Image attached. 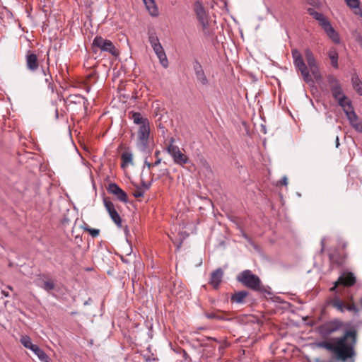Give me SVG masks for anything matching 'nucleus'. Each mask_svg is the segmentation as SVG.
<instances>
[{"label":"nucleus","instance_id":"c756f323","mask_svg":"<svg viewBox=\"0 0 362 362\" xmlns=\"http://www.w3.org/2000/svg\"><path fill=\"white\" fill-rule=\"evenodd\" d=\"M199 23L201 25L202 30L205 36H210L212 34V30L210 28L209 19L199 22Z\"/></svg>","mask_w":362,"mask_h":362},{"label":"nucleus","instance_id":"49530a36","mask_svg":"<svg viewBox=\"0 0 362 362\" xmlns=\"http://www.w3.org/2000/svg\"><path fill=\"white\" fill-rule=\"evenodd\" d=\"M339 140L338 136H336V147H339Z\"/></svg>","mask_w":362,"mask_h":362},{"label":"nucleus","instance_id":"9b49d317","mask_svg":"<svg viewBox=\"0 0 362 362\" xmlns=\"http://www.w3.org/2000/svg\"><path fill=\"white\" fill-rule=\"evenodd\" d=\"M104 205L113 222L118 226L122 227V218L117 213L114 204L109 199H104Z\"/></svg>","mask_w":362,"mask_h":362},{"label":"nucleus","instance_id":"0eeeda50","mask_svg":"<svg viewBox=\"0 0 362 362\" xmlns=\"http://www.w3.org/2000/svg\"><path fill=\"white\" fill-rule=\"evenodd\" d=\"M150 135L149 126H140L138 131V141L136 146L138 148L146 152L148 147V139Z\"/></svg>","mask_w":362,"mask_h":362},{"label":"nucleus","instance_id":"4c0bfd02","mask_svg":"<svg viewBox=\"0 0 362 362\" xmlns=\"http://www.w3.org/2000/svg\"><path fill=\"white\" fill-rule=\"evenodd\" d=\"M85 230L88 231L90 235L93 238L97 237L100 233V230L98 229L85 228Z\"/></svg>","mask_w":362,"mask_h":362},{"label":"nucleus","instance_id":"c85d7f7f","mask_svg":"<svg viewBox=\"0 0 362 362\" xmlns=\"http://www.w3.org/2000/svg\"><path fill=\"white\" fill-rule=\"evenodd\" d=\"M338 104L343 108L345 114L346 113V111L349 112L354 109V107L351 105V103L346 97L343 99H339L337 100Z\"/></svg>","mask_w":362,"mask_h":362},{"label":"nucleus","instance_id":"b1692460","mask_svg":"<svg viewBox=\"0 0 362 362\" xmlns=\"http://www.w3.org/2000/svg\"><path fill=\"white\" fill-rule=\"evenodd\" d=\"M308 12L315 20L319 21L320 25H322L324 22H325L328 20L322 13L315 11L312 8H308Z\"/></svg>","mask_w":362,"mask_h":362},{"label":"nucleus","instance_id":"ddd939ff","mask_svg":"<svg viewBox=\"0 0 362 362\" xmlns=\"http://www.w3.org/2000/svg\"><path fill=\"white\" fill-rule=\"evenodd\" d=\"M107 190L110 193L115 195L119 201L122 202H127V195L126 192L122 190L117 184H110Z\"/></svg>","mask_w":362,"mask_h":362},{"label":"nucleus","instance_id":"58836bf2","mask_svg":"<svg viewBox=\"0 0 362 362\" xmlns=\"http://www.w3.org/2000/svg\"><path fill=\"white\" fill-rule=\"evenodd\" d=\"M351 10L356 16L362 18V8H361L360 6H357L356 8H353Z\"/></svg>","mask_w":362,"mask_h":362},{"label":"nucleus","instance_id":"8fccbe9b","mask_svg":"<svg viewBox=\"0 0 362 362\" xmlns=\"http://www.w3.org/2000/svg\"><path fill=\"white\" fill-rule=\"evenodd\" d=\"M3 293H4L6 296H8V293H6L5 291H3Z\"/></svg>","mask_w":362,"mask_h":362},{"label":"nucleus","instance_id":"a211bd4d","mask_svg":"<svg viewBox=\"0 0 362 362\" xmlns=\"http://www.w3.org/2000/svg\"><path fill=\"white\" fill-rule=\"evenodd\" d=\"M194 10L199 22L209 19V16L200 1L194 3Z\"/></svg>","mask_w":362,"mask_h":362},{"label":"nucleus","instance_id":"cd10ccee","mask_svg":"<svg viewBox=\"0 0 362 362\" xmlns=\"http://www.w3.org/2000/svg\"><path fill=\"white\" fill-rule=\"evenodd\" d=\"M329 58L333 67L338 68V52L335 48H331L328 52Z\"/></svg>","mask_w":362,"mask_h":362},{"label":"nucleus","instance_id":"09e8293b","mask_svg":"<svg viewBox=\"0 0 362 362\" xmlns=\"http://www.w3.org/2000/svg\"><path fill=\"white\" fill-rule=\"evenodd\" d=\"M201 162H202V163L204 165H206V164H207V163H206V160H204V158H202V159H201Z\"/></svg>","mask_w":362,"mask_h":362},{"label":"nucleus","instance_id":"7ed1b4c3","mask_svg":"<svg viewBox=\"0 0 362 362\" xmlns=\"http://www.w3.org/2000/svg\"><path fill=\"white\" fill-rule=\"evenodd\" d=\"M92 49L95 53H96L99 49L101 52H107L113 57H118L119 54L118 49L115 46L112 41L98 35L93 40Z\"/></svg>","mask_w":362,"mask_h":362},{"label":"nucleus","instance_id":"f704fd0d","mask_svg":"<svg viewBox=\"0 0 362 362\" xmlns=\"http://www.w3.org/2000/svg\"><path fill=\"white\" fill-rule=\"evenodd\" d=\"M55 287V285L52 281L47 280L43 282V285L42 288H44L47 291H50L53 290Z\"/></svg>","mask_w":362,"mask_h":362},{"label":"nucleus","instance_id":"2f4dec72","mask_svg":"<svg viewBox=\"0 0 362 362\" xmlns=\"http://www.w3.org/2000/svg\"><path fill=\"white\" fill-rule=\"evenodd\" d=\"M121 158L122 160V167L123 168L127 165L133 163L132 154L130 152H124L121 156Z\"/></svg>","mask_w":362,"mask_h":362},{"label":"nucleus","instance_id":"412c9836","mask_svg":"<svg viewBox=\"0 0 362 362\" xmlns=\"http://www.w3.org/2000/svg\"><path fill=\"white\" fill-rule=\"evenodd\" d=\"M143 1L151 16H158V9L154 0H143Z\"/></svg>","mask_w":362,"mask_h":362},{"label":"nucleus","instance_id":"e433bc0d","mask_svg":"<svg viewBox=\"0 0 362 362\" xmlns=\"http://www.w3.org/2000/svg\"><path fill=\"white\" fill-rule=\"evenodd\" d=\"M346 5L351 9L356 8L357 6H360V0H344Z\"/></svg>","mask_w":362,"mask_h":362},{"label":"nucleus","instance_id":"6e6552de","mask_svg":"<svg viewBox=\"0 0 362 362\" xmlns=\"http://www.w3.org/2000/svg\"><path fill=\"white\" fill-rule=\"evenodd\" d=\"M25 60L28 71L31 73H36L38 71L40 66V61L38 56L33 51L28 50L26 52Z\"/></svg>","mask_w":362,"mask_h":362},{"label":"nucleus","instance_id":"20e7f679","mask_svg":"<svg viewBox=\"0 0 362 362\" xmlns=\"http://www.w3.org/2000/svg\"><path fill=\"white\" fill-rule=\"evenodd\" d=\"M237 280L246 287L258 291L261 290V281L250 270H244L237 277Z\"/></svg>","mask_w":362,"mask_h":362},{"label":"nucleus","instance_id":"423d86ee","mask_svg":"<svg viewBox=\"0 0 362 362\" xmlns=\"http://www.w3.org/2000/svg\"><path fill=\"white\" fill-rule=\"evenodd\" d=\"M173 139H171L170 144L167 147V151L172 156L175 163L183 166L189 162L187 156L182 153L177 146L174 145Z\"/></svg>","mask_w":362,"mask_h":362},{"label":"nucleus","instance_id":"1a4fd4ad","mask_svg":"<svg viewBox=\"0 0 362 362\" xmlns=\"http://www.w3.org/2000/svg\"><path fill=\"white\" fill-rule=\"evenodd\" d=\"M294 64L296 66V68L300 71L301 75L303 76L304 80L305 81H310V76L309 74V71L308 69V67L304 63L303 59L301 56V54L297 51L294 50L292 52Z\"/></svg>","mask_w":362,"mask_h":362},{"label":"nucleus","instance_id":"4468645a","mask_svg":"<svg viewBox=\"0 0 362 362\" xmlns=\"http://www.w3.org/2000/svg\"><path fill=\"white\" fill-rule=\"evenodd\" d=\"M346 115L351 124V125L358 132H362V123L359 117L356 115L354 109L347 112Z\"/></svg>","mask_w":362,"mask_h":362},{"label":"nucleus","instance_id":"c03bdc74","mask_svg":"<svg viewBox=\"0 0 362 362\" xmlns=\"http://www.w3.org/2000/svg\"><path fill=\"white\" fill-rule=\"evenodd\" d=\"M160 160H160V158H158L157 160H156V161L152 164V165H153V166H156V165H158V164H160Z\"/></svg>","mask_w":362,"mask_h":362},{"label":"nucleus","instance_id":"72a5a7b5","mask_svg":"<svg viewBox=\"0 0 362 362\" xmlns=\"http://www.w3.org/2000/svg\"><path fill=\"white\" fill-rule=\"evenodd\" d=\"M156 54L157 55L158 58L159 59V61H160L161 65L164 68H167L168 66V58H167V56L165 54L164 49H163V51L158 52Z\"/></svg>","mask_w":362,"mask_h":362},{"label":"nucleus","instance_id":"4be33fe9","mask_svg":"<svg viewBox=\"0 0 362 362\" xmlns=\"http://www.w3.org/2000/svg\"><path fill=\"white\" fill-rule=\"evenodd\" d=\"M87 100L81 95H70L66 99V103L70 104H85Z\"/></svg>","mask_w":362,"mask_h":362},{"label":"nucleus","instance_id":"f257e3e1","mask_svg":"<svg viewBox=\"0 0 362 362\" xmlns=\"http://www.w3.org/2000/svg\"><path fill=\"white\" fill-rule=\"evenodd\" d=\"M356 343L357 332L355 329H351L346 330L341 337L317 342L316 346L331 353L332 357L328 362H354Z\"/></svg>","mask_w":362,"mask_h":362},{"label":"nucleus","instance_id":"f3484780","mask_svg":"<svg viewBox=\"0 0 362 362\" xmlns=\"http://www.w3.org/2000/svg\"><path fill=\"white\" fill-rule=\"evenodd\" d=\"M223 276V271L218 268L211 274L209 284L215 288H218Z\"/></svg>","mask_w":362,"mask_h":362},{"label":"nucleus","instance_id":"3c124183","mask_svg":"<svg viewBox=\"0 0 362 362\" xmlns=\"http://www.w3.org/2000/svg\"><path fill=\"white\" fill-rule=\"evenodd\" d=\"M159 153L158 151L156 152V155L157 156Z\"/></svg>","mask_w":362,"mask_h":362},{"label":"nucleus","instance_id":"5701e85b","mask_svg":"<svg viewBox=\"0 0 362 362\" xmlns=\"http://www.w3.org/2000/svg\"><path fill=\"white\" fill-rule=\"evenodd\" d=\"M248 293L245 291H241L232 295L230 300L232 303H243Z\"/></svg>","mask_w":362,"mask_h":362},{"label":"nucleus","instance_id":"393cba45","mask_svg":"<svg viewBox=\"0 0 362 362\" xmlns=\"http://www.w3.org/2000/svg\"><path fill=\"white\" fill-rule=\"evenodd\" d=\"M42 73L46 76L45 77V83L47 84V87L51 90L52 92H54V86H53V79L52 76L49 74V66L47 69H42Z\"/></svg>","mask_w":362,"mask_h":362},{"label":"nucleus","instance_id":"f8f14e48","mask_svg":"<svg viewBox=\"0 0 362 362\" xmlns=\"http://www.w3.org/2000/svg\"><path fill=\"white\" fill-rule=\"evenodd\" d=\"M305 55L310 71L316 78H320V75L313 52L309 49H307L305 51Z\"/></svg>","mask_w":362,"mask_h":362},{"label":"nucleus","instance_id":"37998d69","mask_svg":"<svg viewBox=\"0 0 362 362\" xmlns=\"http://www.w3.org/2000/svg\"><path fill=\"white\" fill-rule=\"evenodd\" d=\"M309 4L312 6H315L318 0H308Z\"/></svg>","mask_w":362,"mask_h":362},{"label":"nucleus","instance_id":"f03ea898","mask_svg":"<svg viewBox=\"0 0 362 362\" xmlns=\"http://www.w3.org/2000/svg\"><path fill=\"white\" fill-rule=\"evenodd\" d=\"M356 283V277L351 272L342 274L334 282V286L330 288V291L334 292V295L328 299L327 303L340 313H344L345 310L357 313L358 309L354 303L353 297L351 296L349 300L345 302L339 294V286H351Z\"/></svg>","mask_w":362,"mask_h":362},{"label":"nucleus","instance_id":"c9c22d12","mask_svg":"<svg viewBox=\"0 0 362 362\" xmlns=\"http://www.w3.org/2000/svg\"><path fill=\"white\" fill-rule=\"evenodd\" d=\"M148 41L152 47L157 46V45H160L158 37L156 36L154 34L149 35Z\"/></svg>","mask_w":362,"mask_h":362},{"label":"nucleus","instance_id":"ea45409f","mask_svg":"<svg viewBox=\"0 0 362 362\" xmlns=\"http://www.w3.org/2000/svg\"><path fill=\"white\" fill-rule=\"evenodd\" d=\"M133 195L136 198L141 197L144 196V191L140 188H137L134 192Z\"/></svg>","mask_w":362,"mask_h":362},{"label":"nucleus","instance_id":"6ab92c4d","mask_svg":"<svg viewBox=\"0 0 362 362\" xmlns=\"http://www.w3.org/2000/svg\"><path fill=\"white\" fill-rule=\"evenodd\" d=\"M129 116L133 120L134 123L136 124H139L140 126H149L148 119L144 117L140 112H130Z\"/></svg>","mask_w":362,"mask_h":362},{"label":"nucleus","instance_id":"a878e982","mask_svg":"<svg viewBox=\"0 0 362 362\" xmlns=\"http://www.w3.org/2000/svg\"><path fill=\"white\" fill-rule=\"evenodd\" d=\"M351 83L355 90L362 95V82L356 74H354L351 77Z\"/></svg>","mask_w":362,"mask_h":362},{"label":"nucleus","instance_id":"dca6fc26","mask_svg":"<svg viewBox=\"0 0 362 362\" xmlns=\"http://www.w3.org/2000/svg\"><path fill=\"white\" fill-rule=\"evenodd\" d=\"M326 34L329 36V37L334 42H339V37L338 33L334 30L329 21L327 20L324 22L321 25Z\"/></svg>","mask_w":362,"mask_h":362},{"label":"nucleus","instance_id":"2eb2a0df","mask_svg":"<svg viewBox=\"0 0 362 362\" xmlns=\"http://www.w3.org/2000/svg\"><path fill=\"white\" fill-rule=\"evenodd\" d=\"M193 68L197 81L202 85H206L208 83V79L201 64L198 61H195L194 62Z\"/></svg>","mask_w":362,"mask_h":362},{"label":"nucleus","instance_id":"79ce46f5","mask_svg":"<svg viewBox=\"0 0 362 362\" xmlns=\"http://www.w3.org/2000/svg\"><path fill=\"white\" fill-rule=\"evenodd\" d=\"M279 185L287 186L288 185V179L286 176L283 177L282 179L279 181Z\"/></svg>","mask_w":362,"mask_h":362},{"label":"nucleus","instance_id":"7c9ffc66","mask_svg":"<svg viewBox=\"0 0 362 362\" xmlns=\"http://www.w3.org/2000/svg\"><path fill=\"white\" fill-rule=\"evenodd\" d=\"M33 351L37 356L38 358L42 362H49L48 356L38 346L34 347Z\"/></svg>","mask_w":362,"mask_h":362},{"label":"nucleus","instance_id":"9d476101","mask_svg":"<svg viewBox=\"0 0 362 362\" xmlns=\"http://www.w3.org/2000/svg\"><path fill=\"white\" fill-rule=\"evenodd\" d=\"M327 81L332 93L333 97L335 100L343 99L346 97L341 89V85L339 81L332 75H330L327 78Z\"/></svg>","mask_w":362,"mask_h":362},{"label":"nucleus","instance_id":"bb28decb","mask_svg":"<svg viewBox=\"0 0 362 362\" xmlns=\"http://www.w3.org/2000/svg\"><path fill=\"white\" fill-rule=\"evenodd\" d=\"M228 314L223 313L221 311H216L210 313H206V316L209 319H217L220 320H226L228 318L227 317Z\"/></svg>","mask_w":362,"mask_h":362},{"label":"nucleus","instance_id":"39448f33","mask_svg":"<svg viewBox=\"0 0 362 362\" xmlns=\"http://www.w3.org/2000/svg\"><path fill=\"white\" fill-rule=\"evenodd\" d=\"M347 325L339 319L335 318L323 323L319 327V332L323 337L329 336L334 332L347 329Z\"/></svg>","mask_w":362,"mask_h":362},{"label":"nucleus","instance_id":"473e14b6","mask_svg":"<svg viewBox=\"0 0 362 362\" xmlns=\"http://www.w3.org/2000/svg\"><path fill=\"white\" fill-rule=\"evenodd\" d=\"M21 344L27 349L33 350L37 345L33 344L31 339L28 336H22L21 338Z\"/></svg>","mask_w":362,"mask_h":362},{"label":"nucleus","instance_id":"a18cd8bd","mask_svg":"<svg viewBox=\"0 0 362 362\" xmlns=\"http://www.w3.org/2000/svg\"><path fill=\"white\" fill-rule=\"evenodd\" d=\"M145 164L148 166V169H150L152 167H153V165H152L153 163H148L147 161H145Z\"/></svg>","mask_w":362,"mask_h":362},{"label":"nucleus","instance_id":"a19ab883","mask_svg":"<svg viewBox=\"0 0 362 362\" xmlns=\"http://www.w3.org/2000/svg\"><path fill=\"white\" fill-rule=\"evenodd\" d=\"M152 48H153V51L155 52L156 54L158 53V52L163 51V49L161 44L160 45H157V46H155V47H153Z\"/></svg>","mask_w":362,"mask_h":362},{"label":"nucleus","instance_id":"aec40b11","mask_svg":"<svg viewBox=\"0 0 362 362\" xmlns=\"http://www.w3.org/2000/svg\"><path fill=\"white\" fill-rule=\"evenodd\" d=\"M329 259L332 264L339 266L344 264L346 256L340 255L337 250H334L329 253Z\"/></svg>","mask_w":362,"mask_h":362},{"label":"nucleus","instance_id":"de8ad7c7","mask_svg":"<svg viewBox=\"0 0 362 362\" xmlns=\"http://www.w3.org/2000/svg\"><path fill=\"white\" fill-rule=\"evenodd\" d=\"M321 245H322V250H324V247H325V240H322L321 241Z\"/></svg>","mask_w":362,"mask_h":362}]
</instances>
